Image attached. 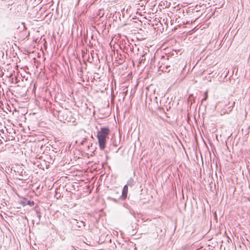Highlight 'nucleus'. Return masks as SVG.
Returning <instances> with one entry per match:
<instances>
[{
    "label": "nucleus",
    "mask_w": 250,
    "mask_h": 250,
    "mask_svg": "<svg viewBox=\"0 0 250 250\" xmlns=\"http://www.w3.org/2000/svg\"><path fill=\"white\" fill-rule=\"evenodd\" d=\"M145 55H146V53L143 54L141 57L139 59V64H141L142 63H144L146 60V58L145 57Z\"/></svg>",
    "instance_id": "0eeeda50"
},
{
    "label": "nucleus",
    "mask_w": 250,
    "mask_h": 250,
    "mask_svg": "<svg viewBox=\"0 0 250 250\" xmlns=\"http://www.w3.org/2000/svg\"><path fill=\"white\" fill-rule=\"evenodd\" d=\"M107 199L110 201H112L115 203H117L120 199L116 198H113L111 197H108Z\"/></svg>",
    "instance_id": "1a4fd4ad"
},
{
    "label": "nucleus",
    "mask_w": 250,
    "mask_h": 250,
    "mask_svg": "<svg viewBox=\"0 0 250 250\" xmlns=\"http://www.w3.org/2000/svg\"><path fill=\"white\" fill-rule=\"evenodd\" d=\"M74 222H73L74 224H75L78 228H81L82 227L84 226V222L83 221H78L76 219L74 220Z\"/></svg>",
    "instance_id": "20e7f679"
},
{
    "label": "nucleus",
    "mask_w": 250,
    "mask_h": 250,
    "mask_svg": "<svg viewBox=\"0 0 250 250\" xmlns=\"http://www.w3.org/2000/svg\"><path fill=\"white\" fill-rule=\"evenodd\" d=\"M194 101V97L192 94H190L188 98V104H192Z\"/></svg>",
    "instance_id": "423d86ee"
},
{
    "label": "nucleus",
    "mask_w": 250,
    "mask_h": 250,
    "mask_svg": "<svg viewBox=\"0 0 250 250\" xmlns=\"http://www.w3.org/2000/svg\"><path fill=\"white\" fill-rule=\"evenodd\" d=\"M47 158V162L49 164H53L55 162V158L53 159V157H46Z\"/></svg>",
    "instance_id": "6e6552de"
},
{
    "label": "nucleus",
    "mask_w": 250,
    "mask_h": 250,
    "mask_svg": "<svg viewBox=\"0 0 250 250\" xmlns=\"http://www.w3.org/2000/svg\"><path fill=\"white\" fill-rule=\"evenodd\" d=\"M22 24L23 25V26L25 27V23L24 22H22Z\"/></svg>",
    "instance_id": "dca6fc26"
},
{
    "label": "nucleus",
    "mask_w": 250,
    "mask_h": 250,
    "mask_svg": "<svg viewBox=\"0 0 250 250\" xmlns=\"http://www.w3.org/2000/svg\"><path fill=\"white\" fill-rule=\"evenodd\" d=\"M22 204L24 205H29L30 207L33 206L34 205V202L33 201L25 200L23 201V200L21 201Z\"/></svg>",
    "instance_id": "7ed1b4c3"
},
{
    "label": "nucleus",
    "mask_w": 250,
    "mask_h": 250,
    "mask_svg": "<svg viewBox=\"0 0 250 250\" xmlns=\"http://www.w3.org/2000/svg\"><path fill=\"white\" fill-rule=\"evenodd\" d=\"M127 192H128L127 191H122V194L121 195H120L119 197V199H121L122 200L125 199L127 197Z\"/></svg>",
    "instance_id": "39448f33"
},
{
    "label": "nucleus",
    "mask_w": 250,
    "mask_h": 250,
    "mask_svg": "<svg viewBox=\"0 0 250 250\" xmlns=\"http://www.w3.org/2000/svg\"><path fill=\"white\" fill-rule=\"evenodd\" d=\"M216 160H215V162H216V163H217V162H219V157H216Z\"/></svg>",
    "instance_id": "ddd939ff"
},
{
    "label": "nucleus",
    "mask_w": 250,
    "mask_h": 250,
    "mask_svg": "<svg viewBox=\"0 0 250 250\" xmlns=\"http://www.w3.org/2000/svg\"><path fill=\"white\" fill-rule=\"evenodd\" d=\"M86 140V132L85 131H81L77 135L75 143L78 145H83Z\"/></svg>",
    "instance_id": "f03ea898"
},
{
    "label": "nucleus",
    "mask_w": 250,
    "mask_h": 250,
    "mask_svg": "<svg viewBox=\"0 0 250 250\" xmlns=\"http://www.w3.org/2000/svg\"><path fill=\"white\" fill-rule=\"evenodd\" d=\"M234 104H235V102H234L233 103L232 106V107H233V106L234 105Z\"/></svg>",
    "instance_id": "2eb2a0df"
},
{
    "label": "nucleus",
    "mask_w": 250,
    "mask_h": 250,
    "mask_svg": "<svg viewBox=\"0 0 250 250\" xmlns=\"http://www.w3.org/2000/svg\"><path fill=\"white\" fill-rule=\"evenodd\" d=\"M208 91H206L205 93H204V97L202 99V103H203L204 101H206L208 99Z\"/></svg>",
    "instance_id": "9d476101"
},
{
    "label": "nucleus",
    "mask_w": 250,
    "mask_h": 250,
    "mask_svg": "<svg viewBox=\"0 0 250 250\" xmlns=\"http://www.w3.org/2000/svg\"><path fill=\"white\" fill-rule=\"evenodd\" d=\"M160 70H162V71H164V69H163V68H162V66H161L160 67Z\"/></svg>",
    "instance_id": "4468645a"
},
{
    "label": "nucleus",
    "mask_w": 250,
    "mask_h": 250,
    "mask_svg": "<svg viewBox=\"0 0 250 250\" xmlns=\"http://www.w3.org/2000/svg\"><path fill=\"white\" fill-rule=\"evenodd\" d=\"M123 191H127L128 192V186L127 185H125L123 189Z\"/></svg>",
    "instance_id": "f8f14e48"
},
{
    "label": "nucleus",
    "mask_w": 250,
    "mask_h": 250,
    "mask_svg": "<svg viewBox=\"0 0 250 250\" xmlns=\"http://www.w3.org/2000/svg\"><path fill=\"white\" fill-rule=\"evenodd\" d=\"M110 130L108 127H102L100 130L97 132V138L99 144L100 148L104 149L106 144V139L109 134Z\"/></svg>",
    "instance_id": "f257e3e1"
},
{
    "label": "nucleus",
    "mask_w": 250,
    "mask_h": 250,
    "mask_svg": "<svg viewBox=\"0 0 250 250\" xmlns=\"http://www.w3.org/2000/svg\"><path fill=\"white\" fill-rule=\"evenodd\" d=\"M133 182H134V181H133V179H132V178H130L128 181H127V186H132L133 185Z\"/></svg>",
    "instance_id": "9b49d317"
},
{
    "label": "nucleus",
    "mask_w": 250,
    "mask_h": 250,
    "mask_svg": "<svg viewBox=\"0 0 250 250\" xmlns=\"http://www.w3.org/2000/svg\"><path fill=\"white\" fill-rule=\"evenodd\" d=\"M201 158L202 161H203V157H201Z\"/></svg>",
    "instance_id": "f3484780"
}]
</instances>
